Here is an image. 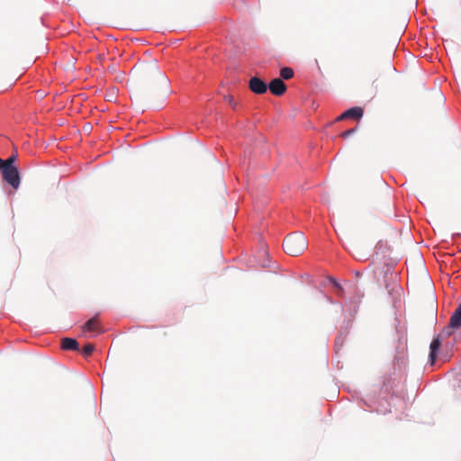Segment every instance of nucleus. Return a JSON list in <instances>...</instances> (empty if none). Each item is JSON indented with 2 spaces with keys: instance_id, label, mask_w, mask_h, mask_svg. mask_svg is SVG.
Here are the masks:
<instances>
[{
  "instance_id": "obj_4",
  "label": "nucleus",
  "mask_w": 461,
  "mask_h": 461,
  "mask_svg": "<svg viewBox=\"0 0 461 461\" xmlns=\"http://www.w3.org/2000/svg\"><path fill=\"white\" fill-rule=\"evenodd\" d=\"M249 87L253 93L257 95H262L267 91V85L261 78L257 77L250 78L249 82Z\"/></svg>"
},
{
  "instance_id": "obj_3",
  "label": "nucleus",
  "mask_w": 461,
  "mask_h": 461,
  "mask_svg": "<svg viewBox=\"0 0 461 461\" xmlns=\"http://www.w3.org/2000/svg\"><path fill=\"white\" fill-rule=\"evenodd\" d=\"M3 179L9 184L14 189H17L20 185V174L15 166L0 165Z\"/></svg>"
},
{
  "instance_id": "obj_13",
  "label": "nucleus",
  "mask_w": 461,
  "mask_h": 461,
  "mask_svg": "<svg viewBox=\"0 0 461 461\" xmlns=\"http://www.w3.org/2000/svg\"><path fill=\"white\" fill-rule=\"evenodd\" d=\"M94 349H95L94 345H93V344L88 343V344H86V345L83 348V349H82V353H83V355H84L85 357H89V356L93 353Z\"/></svg>"
},
{
  "instance_id": "obj_16",
  "label": "nucleus",
  "mask_w": 461,
  "mask_h": 461,
  "mask_svg": "<svg viewBox=\"0 0 461 461\" xmlns=\"http://www.w3.org/2000/svg\"><path fill=\"white\" fill-rule=\"evenodd\" d=\"M330 281L338 289L341 290L340 285H339V283L335 279H331Z\"/></svg>"
},
{
  "instance_id": "obj_6",
  "label": "nucleus",
  "mask_w": 461,
  "mask_h": 461,
  "mask_svg": "<svg viewBox=\"0 0 461 461\" xmlns=\"http://www.w3.org/2000/svg\"><path fill=\"white\" fill-rule=\"evenodd\" d=\"M363 109L361 107H352L347 111H345L343 113H341L338 117V121L346 120V119H360L363 116Z\"/></svg>"
},
{
  "instance_id": "obj_8",
  "label": "nucleus",
  "mask_w": 461,
  "mask_h": 461,
  "mask_svg": "<svg viewBox=\"0 0 461 461\" xmlns=\"http://www.w3.org/2000/svg\"><path fill=\"white\" fill-rule=\"evenodd\" d=\"M449 326L453 329H458L461 327V303L453 312L449 321Z\"/></svg>"
},
{
  "instance_id": "obj_9",
  "label": "nucleus",
  "mask_w": 461,
  "mask_h": 461,
  "mask_svg": "<svg viewBox=\"0 0 461 461\" xmlns=\"http://www.w3.org/2000/svg\"><path fill=\"white\" fill-rule=\"evenodd\" d=\"M61 348L64 350H78V343L75 339L64 338L61 341Z\"/></svg>"
},
{
  "instance_id": "obj_15",
  "label": "nucleus",
  "mask_w": 461,
  "mask_h": 461,
  "mask_svg": "<svg viewBox=\"0 0 461 461\" xmlns=\"http://www.w3.org/2000/svg\"><path fill=\"white\" fill-rule=\"evenodd\" d=\"M356 131L355 129L347 130L341 133L342 138H348L349 135L353 134Z\"/></svg>"
},
{
  "instance_id": "obj_14",
  "label": "nucleus",
  "mask_w": 461,
  "mask_h": 461,
  "mask_svg": "<svg viewBox=\"0 0 461 461\" xmlns=\"http://www.w3.org/2000/svg\"><path fill=\"white\" fill-rule=\"evenodd\" d=\"M224 99L226 102H228L233 109H236L237 103L234 101V98L232 95H225Z\"/></svg>"
},
{
  "instance_id": "obj_2",
  "label": "nucleus",
  "mask_w": 461,
  "mask_h": 461,
  "mask_svg": "<svg viewBox=\"0 0 461 461\" xmlns=\"http://www.w3.org/2000/svg\"><path fill=\"white\" fill-rule=\"evenodd\" d=\"M139 78L143 83H150L157 79H163L164 76L160 72L155 62L142 65L138 69Z\"/></svg>"
},
{
  "instance_id": "obj_10",
  "label": "nucleus",
  "mask_w": 461,
  "mask_h": 461,
  "mask_svg": "<svg viewBox=\"0 0 461 461\" xmlns=\"http://www.w3.org/2000/svg\"><path fill=\"white\" fill-rule=\"evenodd\" d=\"M98 330V320L97 317H93L89 319L84 325L83 330L84 331H95Z\"/></svg>"
},
{
  "instance_id": "obj_5",
  "label": "nucleus",
  "mask_w": 461,
  "mask_h": 461,
  "mask_svg": "<svg viewBox=\"0 0 461 461\" xmlns=\"http://www.w3.org/2000/svg\"><path fill=\"white\" fill-rule=\"evenodd\" d=\"M270 92L277 96L282 95L286 91V86L280 78H275L269 83Z\"/></svg>"
},
{
  "instance_id": "obj_7",
  "label": "nucleus",
  "mask_w": 461,
  "mask_h": 461,
  "mask_svg": "<svg viewBox=\"0 0 461 461\" xmlns=\"http://www.w3.org/2000/svg\"><path fill=\"white\" fill-rule=\"evenodd\" d=\"M440 347H441L440 339L438 337L434 338L429 346V348H430L429 361H430L431 365H434L436 358H437V353H438V349L440 348Z\"/></svg>"
},
{
  "instance_id": "obj_1",
  "label": "nucleus",
  "mask_w": 461,
  "mask_h": 461,
  "mask_svg": "<svg viewBox=\"0 0 461 461\" xmlns=\"http://www.w3.org/2000/svg\"><path fill=\"white\" fill-rule=\"evenodd\" d=\"M308 246V241L302 232H294L285 238L283 243L285 251L290 256H299Z\"/></svg>"
},
{
  "instance_id": "obj_12",
  "label": "nucleus",
  "mask_w": 461,
  "mask_h": 461,
  "mask_svg": "<svg viewBox=\"0 0 461 461\" xmlns=\"http://www.w3.org/2000/svg\"><path fill=\"white\" fill-rule=\"evenodd\" d=\"M17 158V156L13 154L12 156H10L8 158L3 160L0 158V165H4V166H14V162Z\"/></svg>"
},
{
  "instance_id": "obj_11",
  "label": "nucleus",
  "mask_w": 461,
  "mask_h": 461,
  "mask_svg": "<svg viewBox=\"0 0 461 461\" xmlns=\"http://www.w3.org/2000/svg\"><path fill=\"white\" fill-rule=\"evenodd\" d=\"M280 76L283 79L288 80L294 77V70L288 67L283 68L280 70Z\"/></svg>"
}]
</instances>
